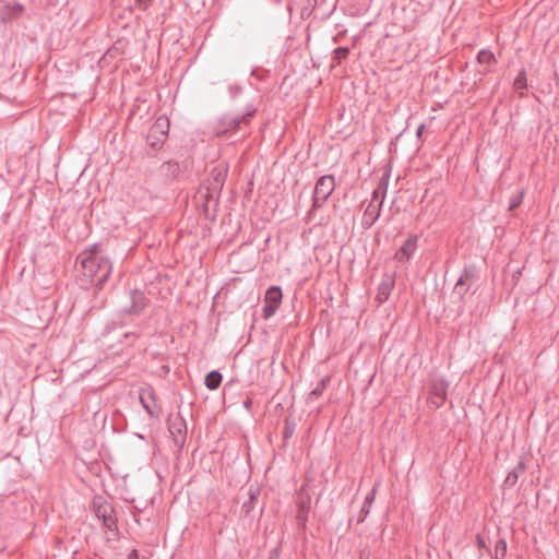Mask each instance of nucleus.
I'll return each mask as SVG.
<instances>
[{
	"label": "nucleus",
	"mask_w": 559,
	"mask_h": 559,
	"mask_svg": "<svg viewBox=\"0 0 559 559\" xmlns=\"http://www.w3.org/2000/svg\"><path fill=\"white\" fill-rule=\"evenodd\" d=\"M83 274L91 278L92 283L102 286L110 276L112 265L108 258L90 252L80 255Z\"/></svg>",
	"instance_id": "obj_1"
},
{
	"label": "nucleus",
	"mask_w": 559,
	"mask_h": 559,
	"mask_svg": "<svg viewBox=\"0 0 559 559\" xmlns=\"http://www.w3.org/2000/svg\"><path fill=\"white\" fill-rule=\"evenodd\" d=\"M254 112L255 109H251L242 115H224L217 121L214 131L217 135L233 134L241 128L242 123H248Z\"/></svg>",
	"instance_id": "obj_2"
},
{
	"label": "nucleus",
	"mask_w": 559,
	"mask_h": 559,
	"mask_svg": "<svg viewBox=\"0 0 559 559\" xmlns=\"http://www.w3.org/2000/svg\"><path fill=\"white\" fill-rule=\"evenodd\" d=\"M335 189V179L333 175L321 176L314 186L312 195V210L321 207Z\"/></svg>",
	"instance_id": "obj_3"
},
{
	"label": "nucleus",
	"mask_w": 559,
	"mask_h": 559,
	"mask_svg": "<svg viewBox=\"0 0 559 559\" xmlns=\"http://www.w3.org/2000/svg\"><path fill=\"white\" fill-rule=\"evenodd\" d=\"M93 506L95 515L97 519L103 521L104 526H106L109 531L116 530L117 520L112 506L102 497H96L93 501Z\"/></svg>",
	"instance_id": "obj_4"
},
{
	"label": "nucleus",
	"mask_w": 559,
	"mask_h": 559,
	"mask_svg": "<svg viewBox=\"0 0 559 559\" xmlns=\"http://www.w3.org/2000/svg\"><path fill=\"white\" fill-rule=\"evenodd\" d=\"M129 304L124 305L121 311L129 316H139L145 308V296L141 290H131L128 294Z\"/></svg>",
	"instance_id": "obj_5"
},
{
	"label": "nucleus",
	"mask_w": 559,
	"mask_h": 559,
	"mask_svg": "<svg viewBox=\"0 0 559 559\" xmlns=\"http://www.w3.org/2000/svg\"><path fill=\"white\" fill-rule=\"evenodd\" d=\"M395 285V275L385 273L379 284L377 300L382 304L386 301L392 293Z\"/></svg>",
	"instance_id": "obj_6"
},
{
	"label": "nucleus",
	"mask_w": 559,
	"mask_h": 559,
	"mask_svg": "<svg viewBox=\"0 0 559 559\" xmlns=\"http://www.w3.org/2000/svg\"><path fill=\"white\" fill-rule=\"evenodd\" d=\"M417 240L418 237L416 235H409L402 247L396 251L395 259L400 262L409 260L417 248Z\"/></svg>",
	"instance_id": "obj_7"
},
{
	"label": "nucleus",
	"mask_w": 559,
	"mask_h": 559,
	"mask_svg": "<svg viewBox=\"0 0 559 559\" xmlns=\"http://www.w3.org/2000/svg\"><path fill=\"white\" fill-rule=\"evenodd\" d=\"M384 197H385V190L382 192V198L377 204H374L373 202H369V204L365 209L364 224L367 225L368 227L373 225L377 222V219L380 217V212H381V207H382V204L384 201Z\"/></svg>",
	"instance_id": "obj_8"
},
{
	"label": "nucleus",
	"mask_w": 559,
	"mask_h": 559,
	"mask_svg": "<svg viewBox=\"0 0 559 559\" xmlns=\"http://www.w3.org/2000/svg\"><path fill=\"white\" fill-rule=\"evenodd\" d=\"M23 12V7L17 2L3 3L0 0V20L8 22L20 16Z\"/></svg>",
	"instance_id": "obj_9"
},
{
	"label": "nucleus",
	"mask_w": 559,
	"mask_h": 559,
	"mask_svg": "<svg viewBox=\"0 0 559 559\" xmlns=\"http://www.w3.org/2000/svg\"><path fill=\"white\" fill-rule=\"evenodd\" d=\"M140 402L143 408L151 417H157L159 414L158 407L156 405L155 395L152 390L143 392L140 395Z\"/></svg>",
	"instance_id": "obj_10"
},
{
	"label": "nucleus",
	"mask_w": 559,
	"mask_h": 559,
	"mask_svg": "<svg viewBox=\"0 0 559 559\" xmlns=\"http://www.w3.org/2000/svg\"><path fill=\"white\" fill-rule=\"evenodd\" d=\"M376 492H377V487L373 486V488L368 492V495L366 496L365 498V501L362 503V507L358 513V516H357V523H362L366 518L368 516L369 512H370V508L374 501V498H376Z\"/></svg>",
	"instance_id": "obj_11"
},
{
	"label": "nucleus",
	"mask_w": 559,
	"mask_h": 559,
	"mask_svg": "<svg viewBox=\"0 0 559 559\" xmlns=\"http://www.w3.org/2000/svg\"><path fill=\"white\" fill-rule=\"evenodd\" d=\"M447 397V390L443 384H435L431 390V395L429 397L430 403L436 407H440L443 405Z\"/></svg>",
	"instance_id": "obj_12"
},
{
	"label": "nucleus",
	"mask_w": 559,
	"mask_h": 559,
	"mask_svg": "<svg viewBox=\"0 0 559 559\" xmlns=\"http://www.w3.org/2000/svg\"><path fill=\"white\" fill-rule=\"evenodd\" d=\"M283 298L282 289L280 286H271L265 293L264 301L266 304H274L280 306Z\"/></svg>",
	"instance_id": "obj_13"
},
{
	"label": "nucleus",
	"mask_w": 559,
	"mask_h": 559,
	"mask_svg": "<svg viewBox=\"0 0 559 559\" xmlns=\"http://www.w3.org/2000/svg\"><path fill=\"white\" fill-rule=\"evenodd\" d=\"M159 173L166 177L176 178L180 173V166L177 162H166L159 167Z\"/></svg>",
	"instance_id": "obj_14"
},
{
	"label": "nucleus",
	"mask_w": 559,
	"mask_h": 559,
	"mask_svg": "<svg viewBox=\"0 0 559 559\" xmlns=\"http://www.w3.org/2000/svg\"><path fill=\"white\" fill-rule=\"evenodd\" d=\"M222 379L221 372L212 370L205 376L204 384L209 390H216L221 385Z\"/></svg>",
	"instance_id": "obj_15"
},
{
	"label": "nucleus",
	"mask_w": 559,
	"mask_h": 559,
	"mask_svg": "<svg viewBox=\"0 0 559 559\" xmlns=\"http://www.w3.org/2000/svg\"><path fill=\"white\" fill-rule=\"evenodd\" d=\"M168 126L169 124L167 119L158 118L150 129L148 133L152 134V136L162 135V138H165L167 134Z\"/></svg>",
	"instance_id": "obj_16"
},
{
	"label": "nucleus",
	"mask_w": 559,
	"mask_h": 559,
	"mask_svg": "<svg viewBox=\"0 0 559 559\" xmlns=\"http://www.w3.org/2000/svg\"><path fill=\"white\" fill-rule=\"evenodd\" d=\"M525 471V465L523 462H519L518 465L508 474L504 484L508 486H514L520 477Z\"/></svg>",
	"instance_id": "obj_17"
},
{
	"label": "nucleus",
	"mask_w": 559,
	"mask_h": 559,
	"mask_svg": "<svg viewBox=\"0 0 559 559\" xmlns=\"http://www.w3.org/2000/svg\"><path fill=\"white\" fill-rule=\"evenodd\" d=\"M474 278V270L472 266H465L461 276L457 280L459 286H467L469 287L472 281Z\"/></svg>",
	"instance_id": "obj_18"
},
{
	"label": "nucleus",
	"mask_w": 559,
	"mask_h": 559,
	"mask_svg": "<svg viewBox=\"0 0 559 559\" xmlns=\"http://www.w3.org/2000/svg\"><path fill=\"white\" fill-rule=\"evenodd\" d=\"M298 508H299V511H298L297 519L299 520L300 523H302V525H305L306 522H307V514H308L309 509H310V501H309V499L308 500H301L298 503Z\"/></svg>",
	"instance_id": "obj_19"
},
{
	"label": "nucleus",
	"mask_w": 559,
	"mask_h": 559,
	"mask_svg": "<svg viewBox=\"0 0 559 559\" xmlns=\"http://www.w3.org/2000/svg\"><path fill=\"white\" fill-rule=\"evenodd\" d=\"M477 61L481 64H490L495 61V56L490 50L481 49L477 53Z\"/></svg>",
	"instance_id": "obj_20"
},
{
	"label": "nucleus",
	"mask_w": 559,
	"mask_h": 559,
	"mask_svg": "<svg viewBox=\"0 0 559 559\" xmlns=\"http://www.w3.org/2000/svg\"><path fill=\"white\" fill-rule=\"evenodd\" d=\"M349 55V48L348 47H337L334 51H333V60H335V62L337 64H340L342 62V60L346 59Z\"/></svg>",
	"instance_id": "obj_21"
},
{
	"label": "nucleus",
	"mask_w": 559,
	"mask_h": 559,
	"mask_svg": "<svg viewBox=\"0 0 559 559\" xmlns=\"http://www.w3.org/2000/svg\"><path fill=\"white\" fill-rule=\"evenodd\" d=\"M164 139L165 138H162V135L152 136V134L148 133V135H147V144L151 147H153L154 150H158L163 145Z\"/></svg>",
	"instance_id": "obj_22"
},
{
	"label": "nucleus",
	"mask_w": 559,
	"mask_h": 559,
	"mask_svg": "<svg viewBox=\"0 0 559 559\" xmlns=\"http://www.w3.org/2000/svg\"><path fill=\"white\" fill-rule=\"evenodd\" d=\"M514 87L516 90L526 88V75L524 70L520 71L519 74L516 75L514 80Z\"/></svg>",
	"instance_id": "obj_23"
},
{
	"label": "nucleus",
	"mask_w": 559,
	"mask_h": 559,
	"mask_svg": "<svg viewBox=\"0 0 559 559\" xmlns=\"http://www.w3.org/2000/svg\"><path fill=\"white\" fill-rule=\"evenodd\" d=\"M277 308H278V306H276L274 304H266L264 301V306L262 308L263 318L269 319V318L273 317L275 314V312L277 311Z\"/></svg>",
	"instance_id": "obj_24"
},
{
	"label": "nucleus",
	"mask_w": 559,
	"mask_h": 559,
	"mask_svg": "<svg viewBox=\"0 0 559 559\" xmlns=\"http://www.w3.org/2000/svg\"><path fill=\"white\" fill-rule=\"evenodd\" d=\"M152 0H134V3L130 5L132 10L144 11L151 5Z\"/></svg>",
	"instance_id": "obj_25"
},
{
	"label": "nucleus",
	"mask_w": 559,
	"mask_h": 559,
	"mask_svg": "<svg viewBox=\"0 0 559 559\" xmlns=\"http://www.w3.org/2000/svg\"><path fill=\"white\" fill-rule=\"evenodd\" d=\"M522 199H523V191H520L516 194H514L510 199L509 210L511 211V210H514L515 207H518L521 204Z\"/></svg>",
	"instance_id": "obj_26"
},
{
	"label": "nucleus",
	"mask_w": 559,
	"mask_h": 559,
	"mask_svg": "<svg viewBox=\"0 0 559 559\" xmlns=\"http://www.w3.org/2000/svg\"><path fill=\"white\" fill-rule=\"evenodd\" d=\"M507 552V542L504 539H499L496 543V556L499 555L503 557Z\"/></svg>",
	"instance_id": "obj_27"
},
{
	"label": "nucleus",
	"mask_w": 559,
	"mask_h": 559,
	"mask_svg": "<svg viewBox=\"0 0 559 559\" xmlns=\"http://www.w3.org/2000/svg\"><path fill=\"white\" fill-rule=\"evenodd\" d=\"M468 290V287L459 286V283L456 282L453 293L459 296V298L462 300L466 292Z\"/></svg>",
	"instance_id": "obj_28"
},
{
	"label": "nucleus",
	"mask_w": 559,
	"mask_h": 559,
	"mask_svg": "<svg viewBox=\"0 0 559 559\" xmlns=\"http://www.w3.org/2000/svg\"><path fill=\"white\" fill-rule=\"evenodd\" d=\"M252 508L253 503L251 502V500H247L242 503L241 511L248 514L252 510Z\"/></svg>",
	"instance_id": "obj_29"
},
{
	"label": "nucleus",
	"mask_w": 559,
	"mask_h": 559,
	"mask_svg": "<svg viewBox=\"0 0 559 559\" xmlns=\"http://www.w3.org/2000/svg\"><path fill=\"white\" fill-rule=\"evenodd\" d=\"M476 544L478 548H486V540L485 537L480 534L476 535Z\"/></svg>",
	"instance_id": "obj_30"
},
{
	"label": "nucleus",
	"mask_w": 559,
	"mask_h": 559,
	"mask_svg": "<svg viewBox=\"0 0 559 559\" xmlns=\"http://www.w3.org/2000/svg\"><path fill=\"white\" fill-rule=\"evenodd\" d=\"M324 390H325V389H323L321 385H319V384L317 383L316 388L311 391V393H310V394H311L312 396L318 397V396L322 395V393L324 392Z\"/></svg>",
	"instance_id": "obj_31"
},
{
	"label": "nucleus",
	"mask_w": 559,
	"mask_h": 559,
	"mask_svg": "<svg viewBox=\"0 0 559 559\" xmlns=\"http://www.w3.org/2000/svg\"><path fill=\"white\" fill-rule=\"evenodd\" d=\"M381 198H382V195L380 197V189L378 188L372 192V198H371L370 202H373L374 204H377L381 200Z\"/></svg>",
	"instance_id": "obj_32"
},
{
	"label": "nucleus",
	"mask_w": 559,
	"mask_h": 559,
	"mask_svg": "<svg viewBox=\"0 0 559 559\" xmlns=\"http://www.w3.org/2000/svg\"><path fill=\"white\" fill-rule=\"evenodd\" d=\"M281 552L278 548H274L270 551L267 559H280Z\"/></svg>",
	"instance_id": "obj_33"
},
{
	"label": "nucleus",
	"mask_w": 559,
	"mask_h": 559,
	"mask_svg": "<svg viewBox=\"0 0 559 559\" xmlns=\"http://www.w3.org/2000/svg\"><path fill=\"white\" fill-rule=\"evenodd\" d=\"M240 91H241V88L239 86H234V85L229 86V93H230L231 97H236L240 93Z\"/></svg>",
	"instance_id": "obj_34"
},
{
	"label": "nucleus",
	"mask_w": 559,
	"mask_h": 559,
	"mask_svg": "<svg viewBox=\"0 0 559 559\" xmlns=\"http://www.w3.org/2000/svg\"><path fill=\"white\" fill-rule=\"evenodd\" d=\"M329 382H330V377H324L318 382V384L321 385L323 389H325Z\"/></svg>",
	"instance_id": "obj_35"
},
{
	"label": "nucleus",
	"mask_w": 559,
	"mask_h": 559,
	"mask_svg": "<svg viewBox=\"0 0 559 559\" xmlns=\"http://www.w3.org/2000/svg\"><path fill=\"white\" fill-rule=\"evenodd\" d=\"M424 130H425V124H424V123H421V124L417 128V131H416V136H417L418 139H420V138H421Z\"/></svg>",
	"instance_id": "obj_36"
},
{
	"label": "nucleus",
	"mask_w": 559,
	"mask_h": 559,
	"mask_svg": "<svg viewBox=\"0 0 559 559\" xmlns=\"http://www.w3.org/2000/svg\"><path fill=\"white\" fill-rule=\"evenodd\" d=\"M128 559H139L138 550H135V549L131 550V552L128 555Z\"/></svg>",
	"instance_id": "obj_37"
},
{
	"label": "nucleus",
	"mask_w": 559,
	"mask_h": 559,
	"mask_svg": "<svg viewBox=\"0 0 559 559\" xmlns=\"http://www.w3.org/2000/svg\"><path fill=\"white\" fill-rule=\"evenodd\" d=\"M359 559H369V554L366 552V551H361L360 556H359Z\"/></svg>",
	"instance_id": "obj_38"
},
{
	"label": "nucleus",
	"mask_w": 559,
	"mask_h": 559,
	"mask_svg": "<svg viewBox=\"0 0 559 559\" xmlns=\"http://www.w3.org/2000/svg\"><path fill=\"white\" fill-rule=\"evenodd\" d=\"M215 181H216L217 183H222V182H223V176H222V174H221V173L215 177Z\"/></svg>",
	"instance_id": "obj_39"
},
{
	"label": "nucleus",
	"mask_w": 559,
	"mask_h": 559,
	"mask_svg": "<svg viewBox=\"0 0 559 559\" xmlns=\"http://www.w3.org/2000/svg\"><path fill=\"white\" fill-rule=\"evenodd\" d=\"M284 435H285V438H288V437H290L293 435V430H289L288 428H286Z\"/></svg>",
	"instance_id": "obj_40"
},
{
	"label": "nucleus",
	"mask_w": 559,
	"mask_h": 559,
	"mask_svg": "<svg viewBox=\"0 0 559 559\" xmlns=\"http://www.w3.org/2000/svg\"><path fill=\"white\" fill-rule=\"evenodd\" d=\"M254 499H255V493L252 490H250V497L248 500H251V502L253 503Z\"/></svg>",
	"instance_id": "obj_41"
},
{
	"label": "nucleus",
	"mask_w": 559,
	"mask_h": 559,
	"mask_svg": "<svg viewBox=\"0 0 559 559\" xmlns=\"http://www.w3.org/2000/svg\"><path fill=\"white\" fill-rule=\"evenodd\" d=\"M267 1L271 3H274V4H278V3H281L282 0H267Z\"/></svg>",
	"instance_id": "obj_42"
},
{
	"label": "nucleus",
	"mask_w": 559,
	"mask_h": 559,
	"mask_svg": "<svg viewBox=\"0 0 559 559\" xmlns=\"http://www.w3.org/2000/svg\"><path fill=\"white\" fill-rule=\"evenodd\" d=\"M115 2H117L118 0H114Z\"/></svg>",
	"instance_id": "obj_43"
}]
</instances>
